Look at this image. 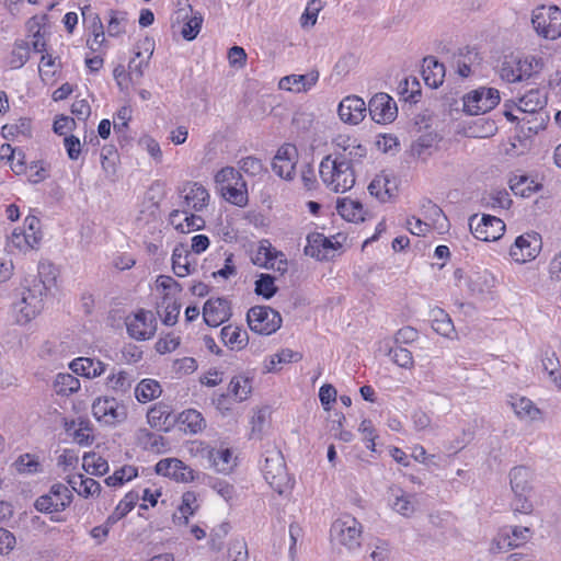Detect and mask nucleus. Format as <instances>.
I'll use <instances>...</instances> for the list:
<instances>
[{
  "label": "nucleus",
  "instance_id": "nucleus-1",
  "mask_svg": "<svg viewBox=\"0 0 561 561\" xmlns=\"http://www.w3.org/2000/svg\"><path fill=\"white\" fill-rule=\"evenodd\" d=\"M510 486L513 497L510 507L514 514L530 515L535 511L533 502L534 472L527 466H515L508 472Z\"/></svg>",
  "mask_w": 561,
  "mask_h": 561
},
{
  "label": "nucleus",
  "instance_id": "nucleus-2",
  "mask_svg": "<svg viewBox=\"0 0 561 561\" xmlns=\"http://www.w3.org/2000/svg\"><path fill=\"white\" fill-rule=\"evenodd\" d=\"M319 174L325 187L334 193L350 191L356 181L354 168L347 165L345 158H336L333 154L321 160Z\"/></svg>",
  "mask_w": 561,
  "mask_h": 561
},
{
  "label": "nucleus",
  "instance_id": "nucleus-3",
  "mask_svg": "<svg viewBox=\"0 0 561 561\" xmlns=\"http://www.w3.org/2000/svg\"><path fill=\"white\" fill-rule=\"evenodd\" d=\"M54 282L55 276L41 279L23 293L21 300L14 305L19 323H27L41 312L44 306L43 296L46 295Z\"/></svg>",
  "mask_w": 561,
  "mask_h": 561
},
{
  "label": "nucleus",
  "instance_id": "nucleus-4",
  "mask_svg": "<svg viewBox=\"0 0 561 561\" xmlns=\"http://www.w3.org/2000/svg\"><path fill=\"white\" fill-rule=\"evenodd\" d=\"M362 524L353 516L345 515L337 518L331 526V536L348 551H355L362 545Z\"/></svg>",
  "mask_w": 561,
  "mask_h": 561
},
{
  "label": "nucleus",
  "instance_id": "nucleus-5",
  "mask_svg": "<svg viewBox=\"0 0 561 561\" xmlns=\"http://www.w3.org/2000/svg\"><path fill=\"white\" fill-rule=\"evenodd\" d=\"M262 472L266 482L277 493L282 494L289 485L290 479L287 473L283 455L279 450L266 451Z\"/></svg>",
  "mask_w": 561,
  "mask_h": 561
},
{
  "label": "nucleus",
  "instance_id": "nucleus-6",
  "mask_svg": "<svg viewBox=\"0 0 561 561\" xmlns=\"http://www.w3.org/2000/svg\"><path fill=\"white\" fill-rule=\"evenodd\" d=\"M531 23L538 35L557 39L561 36V9L541 5L534 10Z\"/></svg>",
  "mask_w": 561,
  "mask_h": 561
},
{
  "label": "nucleus",
  "instance_id": "nucleus-7",
  "mask_svg": "<svg viewBox=\"0 0 561 561\" xmlns=\"http://www.w3.org/2000/svg\"><path fill=\"white\" fill-rule=\"evenodd\" d=\"M249 328L261 335H271L282 325V317L278 311L268 306H254L247 314Z\"/></svg>",
  "mask_w": 561,
  "mask_h": 561
},
{
  "label": "nucleus",
  "instance_id": "nucleus-8",
  "mask_svg": "<svg viewBox=\"0 0 561 561\" xmlns=\"http://www.w3.org/2000/svg\"><path fill=\"white\" fill-rule=\"evenodd\" d=\"M500 92L495 88L480 87L463 96V110L469 115L490 112L500 103Z\"/></svg>",
  "mask_w": 561,
  "mask_h": 561
},
{
  "label": "nucleus",
  "instance_id": "nucleus-9",
  "mask_svg": "<svg viewBox=\"0 0 561 561\" xmlns=\"http://www.w3.org/2000/svg\"><path fill=\"white\" fill-rule=\"evenodd\" d=\"M72 493L66 484L55 483L47 494L35 501V508L42 513H58L65 511L72 502Z\"/></svg>",
  "mask_w": 561,
  "mask_h": 561
},
{
  "label": "nucleus",
  "instance_id": "nucleus-10",
  "mask_svg": "<svg viewBox=\"0 0 561 561\" xmlns=\"http://www.w3.org/2000/svg\"><path fill=\"white\" fill-rule=\"evenodd\" d=\"M469 227L474 238L485 242L500 239L505 231L504 221L491 215H472L469 218Z\"/></svg>",
  "mask_w": 561,
  "mask_h": 561
},
{
  "label": "nucleus",
  "instance_id": "nucleus-11",
  "mask_svg": "<svg viewBox=\"0 0 561 561\" xmlns=\"http://www.w3.org/2000/svg\"><path fill=\"white\" fill-rule=\"evenodd\" d=\"M92 414L105 425H115L127 416L125 405L112 397L98 398L92 404Z\"/></svg>",
  "mask_w": 561,
  "mask_h": 561
},
{
  "label": "nucleus",
  "instance_id": "nucleus-12",
  "mask_svg": "<svg viewBox=\"0 0 561 561\" xmlns=\"http://www.w3.org/2000/svg\"><path fill=\"white\" fill-rule=\"evenodd\" d=\"M533 530L525 526H505L493 539L491 550L501 551L517 548L526 543L533 537Z\"/></svg>",
  "mask_w": 561,
  "mask_h": 561
},
{
  "label": "nucleus",
  "instance_id": "nucleus-13",
  "mask_svg": "<svg viewBox=\"0 0 561 561\" xmlns=\"http://www.w3.org/2000/svg\"><path fill=\"white\" fill-rule=\"evenodd\" d=\"M180 197L183 199V209L199 213L208 206L209 193L198 182H185L179 188Z\"/></svg>",
  "mask_w": 561,
  "mask_h": 561
},
{
  "label": "nucleus",
  "instance_id": "nucleus-14",
  "mask_svg": "<svg viewBox=\"0 0 561 561\" xmlns=\"http://www.w3.org/2000/svg\"><path fill=\"white\" fill-rule=\"evenodd\" d=\"M201 456L206 460L207 467L219 473H229L236 466L234 458L229 448H213L209 445L201 444L198 449Z\"/></svg>",
  "mask_w": 561,
  "mask_h": 561
},
{
  "label": "nucleus",
  "instance_id": "nucleus-15",
  "mask_svg": "<svg viewBox=\"0 0 561 561\" xmlns=\"http://www.w3.org/2000/svg\"><path fill=\"white\" fill-rule=\"evenodd\" d=\"M371 119L376 123H391L398 115V107L394 100L387 93L375 94L368 104Z\"/></svg>",
  "mask_w": 561,
  "mask_h": 561
},
{
  "label": "nucleus",
  "instance_id": "nucleus-16",
  "mask_svg": "<svg viewBox=\"0 0 561 561\" xmlns=\"http://www.w3.org/2000/svg\"><path fill=\"white\" fill-rule=\"evenodd\" d=\"M298 160V150L290 144L283 145L276 152L272 169L282 179L291 180Z\"/></svg>",
  "mask_w": 561,
  "mask_h": 561
},
{
  "label": "nucleus",
  "instance_id": "nucleus-17",
  "mask_svg": "<svg viewBox=\"0 0 561 561\" xmlns=\"http://www.w3.org/2000/svg\"><path fill=\"white\" fill-rule=\"evenodd\" d=\"M126 328L129 336L135 340L142 341L150 339L156 330L152 312L139 310L133 317L126 319Z\"/></svg>",
  "mask_w": 561,
  "mask_h": 561
},
{
  "label": "nucleus",
  "instance_id": "nucleus-18",
  "mask_svg": "<svg viewBox=\"0 0 561 561\" xmlns=\"http://www.w3.org/2000/svg\"><path fill=\"white\" fill-rule=\"evenodd\" d=\"M231 317L230 302L222 297L208 299L203 308V318L207 325L219 327Z\"/></svg>",
  "mask_w": 561,
  "mask_h": 561
},
{
  "label": "nucleus",
  "instance_id": "nucleus-19",
  "mask_svg": "<svg viewBox=\"0 0 561 561\" xmlns=\"http://www.w3.org/2000/svg\"><path fill=\"white\" fill-rule=\"evenodd\" d=\"M366 104L364 100L356 95H348L344 98L339 105L340 118L348 124L357 125L366 115Z\"/></svg>",
  "mask_w": 561,
  "mask_h": 561
},
{
  "label": "nucleus",
  "instance_id": "nucleus-20",
  "mask_svg": "<svg viewBox=\"0 0 561 561\" xmlns=\"http://www.w3.org/2000/svg\"><path fill=\"white\" fill-rule=\"evenodd\" d=\"M147 420L152 428L168 432L176 422L169 404L163 402L156 403L147 412Z\"/></svg>",
  "mask_w": 561,
  "mask_h": 561
},
{
  "label": "nucleus",
  "instance_id": "nucleus-21",
  "mask_svg": "<svg viewBox=\"0 0 561 561\" xmlns=\"http://www.w3.org/2000/svg\"><path fill=\"white\" fill-rule=\"evenodd\" d=\"M538 247L539 244L535 236H519L511 247L510 255L515 262L525 263L536 257Z\"/></svg>",
  "mask_w": 561,
  "mask_h": 561
},
{
  "label": "nucleus",
  "instance_id": "nucleus-22",
  "mask_svg": "<svg viewBox=\"0 0 561 561\" xmlns=\"http://www.w3.org/2000/svg\"><path fill=\"white\" fill-rule=\"evenodd\" d=\"M308 244L305 248V253L309 256L316 257L317 260H328L333 256L335 251V244L325 236L321 233L309 234Z\"/></svg>",
  "mask_w": 561,
  "mask_h": 561
},
{
  "label": "nucleus",
  "instance_id": "nucleus-23",
  "mask_svg": "<svg viewBox=\"0 0 561 561\" xmlns=\"http://www.w3.org/2000/svg\"><path fill=\"white\" fill-rule=\"evenodd\" d=\"M319 80V72L311 71L306 75H290L279 80L278 87L282 90L302 92L310 90Z\"/></svg>",
  "mask_w": 561,
  "mask_h": 561
},
{
  "label": "nucleus",
  "instance_id": "nucleus-24",
  "mask_svg": "<svg viewBox=\"0 0 561 561\" xmlns=\"http://www.w3.org/2000/svg\"><path fill=\"white\" fill-rule=\"evenodd\" d=\"M438 141L439 138L436 133L422 134L411 144V156L425 161L436 150Z\"/></svg>",
  "mask_w": 561,
  "mask_h": 561
},
{
  "label": "nucleus",
  "instance_id": "nucleus-25",
  "mask_svg": "<svg viewBox=\"0 0 561 561\" xmlns=\"http://www.w3.org/2000/svg\"><path fill=\"white\" fill-rule=\"evenodd\" d=\"M397 190V184L390 175L381 173L375 176V179L368 185L370 195L375 196L380 202H387L390 199Z\"/></svg>",
  "mask_w": 561,
  "mask_h": 561
},
{
  "label": "nucleus",
  "instance_id": "nucleus-26",
  "mask_svg": "<svg viewBox=\"0 0 561 561\" xmlns=\"http://www.w3.org/2000/svg\"><path fill=\"white\" fill-rule=\"evenodd\" d=\"M71 370L87 378H95L105 371V364L90 357H79L70 363Z\"/></svg>",
  "mask_w": 561,
  "mask_h": 561
},
{
  "label": "nucleus",
  "instance_id": "nucleus-27",
  "mask_svg": "<svg viewBox=\"0 0 561 561\" xmlns=\"http://www.w3.org/2000/svg\"><path fill=\"white\" fill-rule=\"evenodd\" d=\"M422 75L426 85L436 89L444 81L445 66L434 57H426L423 60Z\"/></svg>",
  "mask_w": 561,
  "mask_h": 561
},
{
  "label": "nucleus",
  "instance_id": "nucleus-28",
  "mask_svg": "<svg viewBox=\"0 0 561 561\" xmlns=\"http://www.w3.org/2000/svg\"><path fill=\"white\" fill-rule=\"evenodd\" d=\"M142 46L147 53L146 56L140 50L135 51V57L128 64L130 78L140 79L144 76L145 69L148 67L149 60L153 53V44L149 38L142 42Z\"/></svg>",
  "mask_w": 561,
  "mask_h": 561
},
{
  "label": "nucleus",
  "instance_id": "nucleus-29",
  "mask_svg": "<svg viewBox=\"0 0 561 561\" xmlns=\"http://www.w3.org/2000/svg\"><path fill=\"white\" fill-rule=\"evenodd\" d=\"M134 382L135 377L133 373L127 370H118L107 377L106 387L115 394L124 396L129 393Z\"/></svg>",
  "mask_w": 561,
  "mask_h": 561
},
{
  "label": "nucleus",
  "instance_id": "nucleus-30",
  "mask_svg": "<svg viewBox=\"0 0 561 561\" xmlns=\"http://www.w3.org/2000/svg\"><path fill=\"white\" fill-rule=\"evenodd\" d=\"M100 159L105 178L110 181H115L119 163V154L116 147L113 145L103 146L100 152Z\"/></svg>",
  "mask_w": 561,
  "mask_h": 561
},
{
  "label": "nucleus",
  "instance_id": "nucleus-31",
  "mask_svg": "<svg viewBox=\"0 0 561 561\" xmlns=\"http://www.w3.org/2000/svg\"><path fill=\"white\" fill-rule=\"evenodd\" d=\"M336 210L347 221L359 222L365 219L363 205L358 201L351 198L337 199Z\"/></svg>",
  "mask_w": 561,
  "mask_h": 561
},
{
  "label": "nucleus",
  "instance_id": "nucleus-32",
  "mask_svg": "<svg viewBox=\"0 0 561 561\" xmlns=\"http://www.w3.org/2000/svg\"><path fill=\"white\" fill-rule=\"evenodd\" d=\"M336 145L342 148V151L335 152L333 156L336 158H345V162L348 167H353L355 161H358L363 157L366 156L367 150L360 144H357L356 140L342 139V141H337Z\"/></svg>",
  "mask_w": 561,
  "mask_h": 561
},
{
  "label": "nucleus",
  "instance_id": "nucleus-33",
  "mask_svg": "<svg viewBox=\"0 0 561 561\" xmlns=\"http://www.w3.org/2000/svg\"><path fill=\"white\" fill-rule=\"evenodd\" d=\"M185 433L197 434L206 427V421L202 413L195 409L183 411L176 419Z\"/></svg>",
  "mask_w": 561,
  "mask_h": 561
},
{
  "label": "nucleus",
  "instance_id": "nucleus-34",
  "mask_svg": "<svg viewBox=\"0 0 561 561\" xmlns=\"http://www.w3.org/2000/svg\"><path fill=\"white\" fill-rule=\"evenodd\" d=\"M222 342L230 348L242 350L247 346L249 336L247 331L237 325H226L220 332Z\"/></svg>",
  "mask_w": 561,
  "mask_h": 561
},
{
  "label": "nucleus",
  "instance_id": "nucleus-35",
  "mask_svg": "<svg viewBox=\"0 0 561 561\" xmlns=\"http://www.w3.org/2000/svg\"><path fill=\"white\" fill-rule=\"evenodd\" d=\"M510 404L520 420L534 421L540 415V410L526 397H511Z\"/></svg>",
  "mask_w": 561,
  "mask_h": 561
},
{
  "label": "nucleus",
  "instance_id": "nucleus-36",
  "mask_svg": "<svg viewBox=\"0 0 561 561\" xmlns=\"http://www.w3.org/2000/svg\"><path fill=\"white\" fill-rule=\"evenodd\" d=\"M191 253L183 247H176L172 253V268L176 276L185 277L195 270V266L191 264Z\"/></svg>",
  "mask_w": 561,
  "mask_h": 561
},
{
  "label": "nucleus",
  "instance_id": "nucleus-37",
  "mask_svg": "<svg viewBox=\"0 0 561 561\" xmlns=\"http://www.w3.org/2000/svg\"><path fill=\"white\" fill-rule=\"evenodd\" d=\"M495 283L496 279L490 272L478 271L470 276L469 288L473 294L485 295L492 291Z\"/></svg>",
  "mask_w": 561,
  "mask_h": 561
},
{
  "label": "nucleus",
  "instance_id": "nucleus-38",
  "mask_svg": "<svg viewBox=\"0 0 561 561\" xmlns=\"http://www.w3.org/2000/svg\"><path fill=\"white\" fill-rule=\"evenodd\" d=\"M180 310L181 305L168 295L157 306V312L165 325H174L176 323Z\"/></svg>",
  "mask_w": 561,
  "mask_h": 561
},
{
  "label": "nucleus",
  "instance_id": "nucleus-39",
  "mask_svg": "<svg viewBox=\"0 0 561 561\" xmlns=\"http://www.w3.org/2000/svg\"><path fill=\"white\" fill-rule=\"evenodd\" d=\"M431 322L433 330L442 336L451 339L455 334L454 323L443 309L435 308L431 311Z\"/></svg>",
  "mask_w": 561,
  "mask_h": 561
},
{
  "label": "nucleus",
  "instance_id": "nucleus-40",
  "mask_svg": "<svg viewBox=\"0 0 561 561\" xmlns=\"http://www.w3.org/2000/svg\"><path fill=\"white\" fill-rule=\"evenodd\" d=\"M393 495L394 500L391 503L392 510L403 517H411L415 513L417 506L415 495L408 494L400 489L398 490V493Z\"/></svg>",
  "mask_w": 561,
  "mask_h": 561
},
{
  "label": "nucleus",
  "instance_id": "nucleus-41",
  "mask_svg": "<svg viewBox=\"0 0 561 561\" xmlns=\"http://www.w3.org/2000/svg\"><path fill=\"white\" fill-rule=\"evenodd\" d=\"M53 387L58 396L68 397L80 389V380L71 374L60 373L56 376Z\"/></svg>",
  "mask_w": 561,
  "mask_h": 561
},
{
  "label": "nucleus",
  "instance_id": "nucleus-42",
  "mask_svg": "<svg viewBox=\"0 0 561 561\" xmlns=\"http://www.w3.org/2000/svg\"><path fill=\"white\" fill-rule=\"evenodd\" d=\"M279 253L282 252L273 248L270 241L262 240L260 242L255 257L253 259V263L265 268H274V261L278 259L277 256Z\"/></svg>",
  "mask_w": 561,
  "mask_h": 561
},
{
  "label": "nucleus",
  "instance_id": "nucleus-43",
  "mask_svg": "<svg viewBox=\"0 0 561 561\" xmlns=\"http://www.w3.org/2000/svg\"><path fill=\"white\" fill-rule=\"evenodd\" d=\"M279 253L282 252L273 248L270 241L262 240L260 242L255 257L253 259V263L265 268H274V261L278 259L277 256Z\"/></svg>",
  "mask_w": 561,
  "mask_h": 561
},
{
  "label": "nucleus",
  "instance_id": "nucleus-44",
  "mask_svg": "<svg viewBox=\"0 0 561 561\" xmlns=\"http://www.w3.org/2000/svg\"><path fill=\"white\" fill-rule=\"evenodd\" d=\"M161 392V386L157 380L144 379L135 388V398L140 403H146L158 398Z\"/></svg>",
  "mask_w": 561,
  "mask_h": 561
},
{
  "label": "nucleus",
  "instance_id": "nucleus-45",
  "mask_svg": "<svg viewBox=\"0 0 561 561\" xmlns=\"http://www.w3.org/2000/svg\"><path fill=\"white\" fill-rule=\"evenodd\" d=\"M176 469L185 470V465L183 461L176 458H167L162 459L156 465V472L160 476L172 478L176 481H185L187 480V476L185 473H181L180 476L176 473Z\"/></svg>",
  "mask_w": 561,
  "mask_h": 561
},
{
  "label": "nucleus",
  "instance_id": "nucleus-46",
  "mask_svg": "<svg viewBox=\"0 0 561 561\" xmlns=\"http://www.w3.org/2000/svg\"><path fill=\"white\" fill-rule=\"evenodd\" d=\"M83 469L92 476H103L108 472L110 466L105 458L95 453H87L83 456Z\"/></svg>",
  "mask_w": 561,
  "mask_h": 561
},
{
  "label": "nucleus",
  "instance_id": "nucleus-47",
  "mask_svg": "<svg viewBox=\"0 0 561 561\" xmlns=\"http://www.w3.org/2000/svg\"><path fill=\"white\" fill-rule=\"evenodd\" d=\"M229 389L238 401H244L252 392V380L243 375L234 376L230 380Z\"/></svg>",
  "mask_w": 561,
  "mask_h": 561
},
{
  "label": "nucleus",
  "instance_id": "nucleus-48",
  "mask_svg": "<svg viewBox=\"0 0 561 561\" xmlns=\"http://www.w3.org/2000/svg\"><path fill=\"white\" fill-rule=\"evenodd\" d=\"M222 196L229 203L237 206H245L248 203V190L247 184L242 180L237 185L229 186L221 192Z\"/></svg>",
  "mask_w": 561,
  "mask_h": 561
},
{
  "label": "nucleus",
  "instance_id": "nucleus-49",
  "mask_svg": "<svg viewBox=\"0 0 561 561\" xmlns=\"http://www.w3.org/2000/svg\"><path fill=\"white\" fill-rule=\"evenodd\" d=\"M478 53L473 48L465 47L459 49V58L456 61L457 73L467 78L471 75V65L476 61Z\"/></svg>",
  "mask_w": 561,
  "mask_h": 561
},
{
  "label": "nucleus",
  "instance_id": "nucleus-50",
  "mask_svg": "<svg viewBox=\"0 0 561 561\" xmlns=\"http://www.w3.org/2000/svg\"><path fill=\"white\" fill-rule=\"evenodd\" d=\"M197 508H198V505H197L196 494L191 491L183 493L181 505L179 507V512H180L181 516L174 515L173 516L174 520L183 519L182 523L184 525H186L188 523V517L194 515V513L196 512Z\"/></svg>",
  "mask_w": 561,
  "mask_h": 561
},
{
  "label": "nucleus",
  "instance_id": "nucleus-51",
  "mask_svg": "<svg viewBox=\"0 0 561 561\" xmlns=\"http://www.w3.org/2000/svg\"><path fill=\"white\" fill-rule=\"evenodd\" d=\"M242 180L240 172L232 167L222 168L215 175V181L219 185L221 192L229 186L237 185Z\"/></svg>",
  "mask_w": 561,
  "mask_h": 561
},
{
  "label": "nucleus",
  "instance_id": "nucleus-52",
  "mask_svg": "<svg viewBox=\"0 0 561 561\" xmlns=\"http://www.w3.org/2000/svg\"><path fill=\"white\" fill-rule=\"evenodd\" d=\"M518 64L516 57H505L500 66V77L507 82L520 81V75H518Z\"/></svg>",
  "mask_w": 561,
  "mask_h": 561
},
{
  "label": "nucleus",
  "instance_id": "nucleus-53",
  "mask_svg": "<svg viewBox=\"0 0 561 561\" xmlns=\"http://www.w3.org/2000/svg\"><path fill=\"white\" fill-rule=\"evenodd\" d=\"M138 474L137 468L133 466H124L117 469L112 476L105 479V483L108 486H119L124 482L130 481Z\"/></svg>",
  "mask_w": 561,
  "mask_h": 561
},
{
  "label": "nucleus",
  "instance_id": "nucleus-54",
  "mask_svg": "<svg viewBox=\"0 0 561 561\" xmlns=\"http://www.w3.org/2000/svg\"><path fill=\"white\" fill-rule=\"evenodd\" d=\"M518 75H520V81L530 78L534 73L539 72L542 69V60L536 57H526L524 59L517 58Z\"/></svg>",
  "mask_w": 561,
  "mask_h": 561
},
{
  "label": "nucleus",
  "instance_id": "nucleus-55",
  "mask_svg": "<svg viewBox=\"0 0 561 561\" xmlns=\"http://www.w3.org/2000/svg\"><path fill=\"white\" fill-rule=\"evenodd\" d=\"M255 294L265 299H271L277 291L275 278L270 274H261L255 280Z\"/></svg>",
  "mask_w": 561,
  "mask_h": 561
},
{
  "label": "nucleus",
  "instance_id": "nucleus-56",
  "mask_svg": "<svg viewBox=\"0 0 561 561\" xmlns=\"http://www.w3.org/2000/svg\"><path fill=\"white\" fill-rule=\"evenodd\" d=\"M31 119L26 117L20 118L16 124L4 125L2 127V135L4 138L9 136H22L24 138H27L31 136Z\"/></svg>",
  "mask_w": 561,
  "mask_h": 561
},
{
  "label": "nucleus",
  "instance_id": "nucleus-57",
  "mask_svg": "<svg viewBox=\"0 0 561 561\" xmlns=\"http://www.w3.org/2000/svg\"><path fill=\"white\" fill-rule=\"evenodd\" d=\"M368 549L365 561H389L390 546L387 541L378 539Z\"/></svg>",
  "mask_w": 561,
  "mask_h": 561
},
{
  "label": "nucleus",
  "instance_id": "nucleus-58",
  "mask_svg": "<svg viewBox=\"0 0 561 561\" xmlns=\"http://www.w3.org/2000/svg\"><path fill=\"white\" fill-rule=\"evenodd\" d=\"M203 23V16L199 13L193 14L183 25L181 34L186 41H193L198 35Z\"/></svg>",
  "mask_w": 561,
  "mask_h": 561
},
{
  "label": "nucleus",
  "instance_id": "nucleus-59",
  "mask_svg": "<svg viewBox=\"0 0 561 561\" xmlns=\"http://www.w3.org/2000/svg\"><path fill=\"white\" fill-rule=\"evenodd\" d=\"M127 14L119 11H110V21L107 33L110 36H118L125 32L124 23L127 21Z\"/></svg>",
  "mask_w": 561,
  "mask_h": 561
},
{
  "label": "nucleus",
  "instance_id": "nucleus-60",
  "mask_svg": "<svg viewBox=\"0 0 561 561\" xmlns=\"http://www.w3.org/2000/svg\"><path fill=\"white\" fill-rule=\"evenodd\" d=\"M542 367L551 380L558 386L560 382V362L553 352L551 354L546 353V356L542 358Z\"/></svg>",
  "mask_w": 561,
  "mask_h": 561
},
{
  "label": "nucleus",
  "instance_id": "nucleus-61",
  "mask_svg": "<svg viewBox=\"0 0 561 561\" xmlns=\"http://www.w3.org/2000/svg\"><path fill=\"white\" fill-rule=\"evenodd\" d=\"M14 466L20 473H34L38 471L39 462L33 455L24 454L15 460Z\"/></svg>",
  "mask_w": 561,
  "mask_h": 561
},
{
  "label": "nucleus",
  "instance_id": "nucleus-62",
  "mask_svg": "<svg viewBox=\"0 0 561 561\" xmlns=\"http://www.w3.org/2000/svg\"><path fill=\"white\" fill-rule=\"evenodd\" d=\"M389 355L391 356L392 360L400 367L411 368L413 366L412 353L407 348L401 346L390 348Z\"/></svg>",
  "mask_w": 561,
  "mask_h": 561
},
{
  "label": "nucleus",
  "instance_id": "nucleus-63",
  "mask_svg": "<svg viewBox=\"0 0 561 561\" xmlns=\"http://www.w3.org/2000/svg\"><path fill=\"white\" fill-rule=\"evenodd\" d=\"M239 168L251 176L260 175L264 171L262 161L255 157H245L239 161Z\"/></svg>",
  "mask_w": 561,
  "mask_h": 561
},
{
  "label": "nucleus",
  "instance_id": "nucleus-64",
  "mask_svg": "<svg viewBox=\"0 0 561 561\" xmlns=\"http://www.w3.org/2000/svg\"><path fill=\"white\" fill-rule=\"evenodd\" d=\"M228 553L230 561H248L249 559L248 546L242 539L232 541Z\"/></svg>",
  "mask_w": 561,
  "mask_h": 561
}]
</instances>
